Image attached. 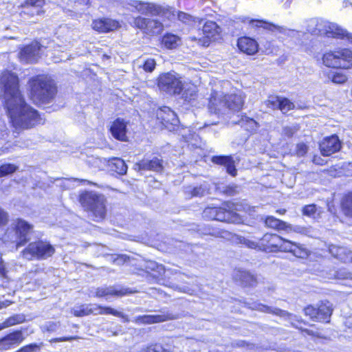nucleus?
Returning a JSON list of instances; mask_svg holds the SVG:
<instances>
[{
	"mask_svg": "<svg viewBox=\"0 0 352 352\" xmlns=\"http://www.w3.org/2000/svg\"><path fill=\"white\" fill-rule=\"evenodd\" d=\"M0 85L8 116L16 129H26L41 123L37 111L28 105L21 96L19 79L14 73L4 71L0 77Z\"/></svg>",
	"mask_w": 352,
	"mask_h": 352,
	"instance_id": "nucleus-1",
	"label": "nucleus"
},
{
	"mask_svg": "<svg viewBox=\"0 0 352 352\" xmlns=\"http://www.w3.org/2000/svg\"><path fill=\"white\" fill-rule=\"evenodd\" d=\"M244 98L245 96L241 91L228 96L214 91L211 94L209 100V112L219 116L226 113L228 109L238 111L243 107Z\"/></svg>",
	"mask_w": 352,
	"mask_h": 352,
	"instance_id": "nucleus-2",
	"label": "nucleus"
},
{
	"mask_svg": "<svg viewBox=\"0 0 352 352\" xmlns=\"http://www.w3.org/2000/svg\"><path fill=\"white\" fill-rule=\"evenodd\" d=\"M30 98L37 104L50 102L56 93L53 81L47 76L38 75L29 80Z\"/></svg>",
	"mask_w": 352,
	"mask_h": 352,
	"instance_id": "nucleus-3",
	"label": "nucleus"
},
{
	"mask_svg": "<svg viewBox=\"0 0 352 352\" xmlns=\"http://www.w3.org/2000/svg\"><path fill=\"white\" fill-rule=\"evenodd\" d=\"M33 227L27 221L18 219L14 221L5 234V240L16 244V248L23 245L30 240L29 235Z\"/></svg>",
	"mask_w": 352,
	"mask_h": 352,
	"instance_id": "nucleus-4",
	"label": "nucleus"
},
{
	"mask_svg": "<svg viewBox=\"0 0 352 352\" xmlns=\"http://www.w3.org/2000/svg\"><path fill=\"white\" fill-rule=\"evenodd\" d=\"M82 206L93 213L96 221L103 219L106 214L105 199L94 192H85L80 196Z\"/></svg>",
	"mask_w": 352,
	"mask_h": 352,
	"instance_id": "nucleus-5",
	"label": "nucleus"
},
{
	"mask_svg": "<svg viewBox=\"0 0 352 352\" xmlns=\"http://www.w3.org/2000/svg\"><path fill=\"white\" fill-rule=\"evenodd\" d=\"M322 59L323 64L328 67L349 69L352 67V52L347 48L327 51Z\"/></svg>",
	"mask_w": 352,
	"mask_h": 352,
	"instance_id": "nucleus-6",
	"label": "nucleus"
},
{
	"mask_svg": "<svg viewBox=\"0 0 352 352\" xmlns=\"http://www.w3.org/2000/svg\"><path fill=\"white\" fill-rule=\"evenodd\" d=\"M55 252L54 248L48 242L38 241L30 243L23 251V256L28 260L47 259Z\"/></svg>",
	"mask_w": 352,
	"mask_h": 352,
	"instance_id": "nucleus-7",
	"label": "nucleus"
},
{
	"mask_svg": "<svg viewBox=\"0 0 352 352\" xmlns=\"http://www.w3.org/2000/svg\"><path fill=\"white\" fill-rule=\"evenodd\" d=\"M158 87L168 94H179L184 88L181 77L175 73H165L158 78Z\"/></svg>",
	"mask_w": 352,
	"mask_h": 352,
	"instance_id": "nucleus-8",
	"label": "nucleus"
},
{
	"mask_svg": "<svg viewBox=\"0 0 352 352\" xmlns=\"http://www.w3.org/2000/svg\"><path fill=\"white\" fill-rule=\"evenodd\" d=\"M130 24L149 35L161 34L164 29V25L160 21L140 16L133 17Z\"/></svg>",
	"mask_w": 352,
	"mask_h": 352,
	"instance_id": "nucleus-9",
	"label": "nucleus"
},
{
	"mask_svg": "<svg viewBox=\"0 0 352 352\" xmlns=\"http://www.w3.org/2000/svg\"><path fill=\"white\" fill-rule=\"evenodd\" d=\"M250 308H251L252 309L258 310V311L265 312V313L272 314L278 316L281 318H288L289 320H292L291 323H292V326L295 327L296 328L301 329L303 332L306 333L308 335H311V336L314 335L312 331L309 330V329H302L297 324H296L293 322V318H297L296 316L289 314L286 311L280 309L278 308L268 307L267 305H264L263 304L257 303V302L254 303L252 306L250 307Z\"/></svg>",
	"mask_w": 352,
	"mask_h": 352,
	"instance_id": "nucleus-10",
	"label": "nucleus"
},
{
	"mask_svg": "<svg viewBox=\"0 0 352 352\" xmlns=\"http://www.w3.org/2000/svg\"><path fill=\"white\" fill-rule=\"evenodd\" d=\"M127 5L131 6L133 10L142 14H151L159 15L162 12V8L154 3L138 1V0H129Z\"/></svg>",
	"mask_w": 352,
	"mask_h": 352,
	"instance_id": "nucleus-11",
	"label": "nucleus"
},
{
	"mask_svg": "<svg viewBox=\"0 0 352 352\" xmlns=\"http://www.w3.org/2000/svg\"><path fill=\"white\" fill-rule=\"evenodd\" d=\"M323 36L329 38L345 40L352 44V34L337 23L326 21Z\"/></svg>",
	"mask_w": 352,
	"mask_h": 352,
	"instance_id": "nucleus-12",
	"label": "nucleus"
},
{
	"mask_svg": "<svg viewBox=\"0 0 352 352\" xmlns=\"http://www.w3.org/2000/svg\"><path fill=\"white\" fill-rule=\"evenodd\" d=\"M241 21L244 23H248L252 27L263 28L273 32H278L283 34H288L291 36H295L298 34L294 30H287L283 27H280L273 23H268L263 20L252 19L250 17H243Z\"/></svg>",
	"mask_w": 352,
	"mask_h": 352,
	"instance_id": "nucleus-13",
	"label": "nucleus"
},
{
	"mask_svg": "<svg viewBox=\"0 0 352 352\" xmlns=\"http://www.w3.org/2000/svg\"><path fill=\"white\" fill-rule=\"evenodd\" d=\"M278 251L290 252L298 258H305L309 254L308 250L302 245L284 238H283Z\"/></svg>",
	"mask_w": 352,
	"mask_h": 352,
	"instance_id": "nucleus-14",
	"label": "nucleus"
},
{
	"mask_svg": "<svg viewBox=\"0 0 352 352\" xmlns=\"http://www.w3.org/2000/svg\"><path fill=\"white\" fill-rule=\"evenodd\" d=\"M41 46L38 42H33L23 47L19 53L21 61L24 63L36 62L40 56Z\"/></svg>",
	"mask_w": 352,
	"mask_h": 352,
	"instance_id": "nucleus-15",
	"label": "nucleus"
},
{
	"mask_svg": "<svg viewBox=\"0 0 352 352\" xmlns=\"http://www.w3.org/2000/svg\"><path fill=\"white\" fill-rule=\"evenodd\" d=\"M340 148L341 142L336 135L325 138L320 144V152L324 156H329L340 151Z\"/></svg>",
	"mask_w": 352,
	"mask_h": 352,
	"instance_id": "nucleus-16",
	"label": "nucleus"
},
{
	"mask_svg": "<svg viewBox=\"0 0 352 352\" xmlns=\"http://www.w3.org/2000/svg\"><path fill=\"white\" fill-rule=\"evenodd\" d=\"M120 26L118 21L109 18L95 19L91 23L92 28L100 33L116 30Z\"/></svg>",
	"mask_w": 352,
	"mask_h": 352,
	"instance_id": "nucleus-17",
	"label": "nucleus"
},
{
	"mask_svg": "<svg viewBox=\"0 0 352 352\" xmlns=\"http://www.w3.org/2000/svg\"><path fill=\"white\" fill-rule=\"evenodd\" d=\"M108 315L111 314L119 318H121L123 320V322H129V318L128 316L124 314V313L119 311L113 308L109 307H102L97 304H89V315Z\"/></svg>",
	"mask_w": 352,
	"mask_h": 352,
	"instance_id": "nucleus-18",
	"label": "nucleus"
},
{
	"mask_svg": "<svg viewBox=\"0 0 352 352\" xmlns=\"http://www.w3.org/2000/svg\"><path fill=\"white\" fill-rule=\"evenodd\" d=\"M157 118L162 120L165 127L170 129L169 125L175 126L179 124L176 113L168 107H164L157 113Z\"/></svg>",
	"mask_w": 352,
	"mask_h": 352,
	"instance_id": "nucleus-19",
	"label": "nucleus"
},
{
	"mask_svg": "<svg viewBox=\"0 0 352 352\" xmlns=\"http://www.w3.org/2000/svg\"><path fill=\"white\" fill-rule=\"evenodd\" d=\"M237 46L240 51L248 55H254L258 50L257 41L248 36L239 38L237 41Z\"/></svg>",
	"mask_w": 352,
	"mask_h": 352,
	"instance_id": "nucleus-20",
	"label": "nucleus"
},
{
	"mask_svg": "<svg viewBox=\"0 0 352 352\" xmlns=\"http://www.w3.org/2000/svg\"><path fill=\"white\" fill-rule=\"evenodd\" d=\"M329 251L333 256L341 261L346 263H352V252L346 248L331 245L329 248Z\"/></svg>",
	"mask_w": 352,
	"mask_h": 352,
	"instance_id": "nucleus-21",
	"label": "nucleus"
},
{
	"mask_svg": "<svg viewBox=\"0 0 352 352\" xmlns=\"http://www.w3.org/2000/svg\"><path fill=\"white\" fill-rule=\"evenodd\" d=\"M283 237L277 234H266L261 239V245L265 250L278 251Z\"/></svg>",
	"mask_w": 352,
	"mask_h": 352,
	"instance_id": "nucleus-22",
	"label": "nucleus"
},
{
	"mask_svg": "<svg viewBox=\"0 0 352 352\" xmlns=\"http://www.w3.org/2000/svg\"><path fill=\"white\" fill-rule=\"evenodd\" d=\"M173 318L171 314L144 315L134 318L133 321L138 324H146L161 322Z\"/></svg>",
	"mask_w": 352,
	"mask_h": 352,
	"instance_id": "nucleus-23",
	"label": "nucleus"
},
{
	"mask_svg": "<svg viewBox=\"0 0 352 352\" xmlns=\"http://www.w3.org/2000/svg\"><path fill=\"white\" fill-rule=\"evenodd\" d=\"M110 131L112 135L120 141L126 140V122L124 120L118 118L111 124Z\"/></svg>",
	"mask_w": 352,
	"mask_h": 352,
	"instance_id": "nucleus-24",
	"label": "nucleus"
},
{
	"mask_svg": "<svg viewBox=\"0 0 352 352\" xmlns=\"http://www.w3.org/2000/svg\"><path fill=\"white\" fill-rule=\"evenodd\" d=\"M202 31L205 37L208 39V41H204V45L205 46H208L210 41L212 39L215 40L217 38L216 37L219 36L221 32V28L215 22L209 21L206 22L203 26Z\"/></svg>",
	"mask_w": 352,
	"mask_h": 352,
	"instance_id": "nucleus-25",
	"label": "nucleus"
},
{
	"mask_svg": "<svg viewBox=\"0 0 352 352\" xmlns=\"http://www.w3.org/2000/svg\"><path fill=\"white\" fill-rule=\"evenodd\" d=\"M204 216L208 219L223 221L229 220V213L221 208L208 207L204 210Z\"/></svg>",
	"mask_w": 352,
	"mask_h": 352,
	"instance_id": "nucleus-26",
	"label": "nucleus"
},
{
	"mask_svg": "<svg viewBox=\"0 0 352 352\" xmlns=\"http://www.w3.org/2000/svg\"><path fill=\"white\" fill-rule=\"evenodd\" d=\"M135 169L139 170H144L159 172L162 170V161L157 157H155L151 160H142L135 164Z\"/></svg>",
	"mask_w": 352,
	"mask_h": 352,
	"instance_id": "nucleus-27",
	"label": "nucleus"
},
{
	"mask_svg": "<svg viewBox=\"0 0 352 352\" xmlns=\"http://www.w3.org/2000/svg\"><path fill=\"white\" fill-rule=\"evenodd\" d=\"M212 161L215 164L224 165L228 173L232 176L236 175L234 162L230 156H214L212 158Z\"/></svg>",
	"mask_w": 352,
	"mask_h": 352,
	"instance_id": "nucleus-28",
	"label": "nucleus"
},
{
	"mask_svg": "<svg viewBox=\"0 0 352 352\" xmlns=\"http://www.w3.org/2000/svg\"><path fill=\"white\" fill-rule=\"evenodd\" d=\"M326 21L318 19H311L307 22V30L311 34L324 35Z\"/></svg>",
	"mask_w": 352,
	"mask_h": 352,
	"instance_id": "nucleus-29",
	"label": "nucleus"
},
{
	"mask_svg": "<svg viewBox=\"0 0 352 352\" xmlns=\"http://www.w3.org/2000/svg\"><path fill=\"white\" fill-rule=\"evenodd\" d=\"M126 294V290L125 289H118L114 287H98L96 292V296L101 298V297H107L109 296H124Z\"/></svg>",
	"mask_w": 352,
	"mask_h": 352,
	"instance_id": "nucleus-30",
	"label": "nucleus"
},
{
	"mask_svg": "<svg viewBox=\"0 0 352 352\" xmlns=\"http://www.w3.org/2000/svg\"><path fill=\"white\" fill-rule=\"evenodd\" d=\"M44 0H25L23 8L24 13L31 12V15L38 14L40 8L44 5Z\"/></svg>",
	"mask_w": 352,
	"mask_h": 352,
	"instance_id": "nucleus-31",
	"label": "nucleus"
},
{
	"mask_svg": "<svg viewBox=\"0 0 352 352\" xmlns=\"http://www.w3.org/2000/svg\"><path fill=\"white\" fill-rule=\"evenodd\" d=\"M332 311L331 305L329 302L324 303L322 302L318 307V313L316 314L317 321L328 322L329 318L332 314Z\"/></svg>",
	"mask_w": 352,
	"mask_h": 352,
	"instance_id": "nucleus-32",
	"label": "nucleus"
},
{
	"mask_svg": "<svg viewBox=\"0 0 352 352\" xmlns=\"http://www.w3.org/2000/svg\"><path fill=\"white\" fill-rule=\"evenodd\" d=\"M234 278L245 285L253 286L256 283L255 277L246 271H237Z\"/></svg>",
	"mask_w": 352,
	"mask_h": 352,
	"instance_id": "nucleus-33",
	"label": "nucleus"
},
{
	"mask_svg": "<svg viewBox=\"0 0 352 352\" xmlns=\"http://www.w3.org/2000/svg\"><path fill=\"white\" fill-rule=\"evenodd\" d=\"M265 223L268 228L285 231L287 223L280 221L273 216H268L265 219Z\"/></svg>",
	"mask_w": 352,
	"mask_h": 352,
	"instance_id": "nucleus-34",
	"label": "nucleus"
},
{
	"mask_svg": "<svg viewBox=\"0 0 352 352\" xmlns=\"http://www.w3.org/2000/svg\"><path fill=\"white\" fill-rule=\"evenodd\" d=\"M162 43L168 49H174L180 44V38L175 34H167L164 36Z\"/></svg>",
	"mask_w": 352,
	"mask_h": 352,
	"instance_id": "nucleus-35",
	"label": "nucleus"
},
{
	"mask_svg": "<svg viewBox=\"0 0 352 352\" xmlns=\"http://www.w3.org/2000/svg\"><path fill=\"white\" fill-rule=\"evenodd\" d=\"M234 123L240 124L250 132L254 131L258 127L257 122L254 120L246 116L242 117L240 120L235 121Z\"/></svg>",
	"mask_w": 352,
	"mask_h": 352,
	"instance_id": "nucleus-36",
	"label": "nucleus"
},
{
	"mask_svg": "<svg viewBox=\"0 0 352 352\" xmlns=\"http://www.w3.org/2000/svg\"><path fill=\"white\" fill-rule=\"evenodd\" d=\"M25 320V317L23 315L17 314L12 316L8 319H6L3 323L0 324V331L8 328L9 327L21 324Z\"/></svg>",
	"mask_w": 352,
	"mask_h": 352,
	"instance_id": "nucleus-37",
	"label": "nucleus"
},
{
	"mask_svg": "<svg viewBox=\"0 0 352 352\" xmlns=\"http://www.w3.org/2000/svg\"><path fill=\"white\" fill-rule=\"evenodd\" d=\"M285 232L287 233L294 232L300 234L312 236V230L311 228L303 227L301 226H292L287 223V229L285 230Z\"/></svg>",
	"mask_w": 352,
	"mask_h": 352,
	"instance_id": "nucleus-38",
	"label": "nucleus"
},
{
	"mask_svg": "<svg viewBox=\"0 0 352 352\" xmlns=\"http://www.w3.org/2000/svg\"><path fill=\"white\" fill-rule=\"evenodd\" d=\"M111 168L120 175H124L126 173L127 166L124 160L116 158L111 162Z\"/></svg>",
	"mask_w": 352,
	"mask_h": 352,
	"instance_id": "nucleus-39",
	"label": "nucleus"
},
{
	"mask_svg": "<svg viewBox=\"0 0 352 352\" xmlns=\"http://www.w3.org/2000/svg\"><path fill=\"white\" fill-rule=\"evenodd\" d=\"M72 314L76 317H82L89 315V304L76 305L72 310Z\"/></svg>",
	"mask_w": 352,
	"mask_h": 352,
	"instance_id": "nucleus-40",
	"label": "nucleus"
},
{
	"mask_svg": "<svg viewBox=\"0 0 352 352\" xmlns=\"http://www.w3.org/2000/svg\"><path fill=\"white\" fill-rule=\"evenodd\" d=\"M328 78L336 84H343L348 79L346 75L341 72H331L328 75Z\"/></svg>",
	"mask_w": 352,
	"mask_h": 352,
	"instance_id": "nucleus-41",
	"label": "nucleus"
},
{
	"mask_svg": "<svg viewBox=\"0 0 352 352\" xmlns=\"http://www.w3.org/2000/svg\"><path fill=\"white\" fill-rule=\"evenodd\" d=\"M320 212V208L314 204L305 206L302 209V213L304 215L312 217L314 219H316L317 215Z\"/></svg>",
	"mask_w": 352,
	"mask_h": 352,
	"instance_id": "nucleus-42",
	"label": "nucleus"
},
{
	"mask_svg": "<svg viewBox=\"0 0 352 352\" xmlns=\"http://www.w3.org/2000/svg\"><path fill=\"white\" fill-rule=\"evenodd\" d=\"M138 63H140L139 67H142L145 72H151L155 67L156 63L153 58H148L146 60H138Z\"/></svg>",
	"mask_w": 352,
	"mask_h": 352,
	"instance_id": "nucleus-43",
	"label": "nucleus"
},
{
	"mask_svg": "<svg viewBox=\"0 0 352 352\" xmlns=\"http://www.w3.org/2000/svg\"><path fill=\"white\" fill-rule=\"evenodd\" d=\"M6 338L10 342L12 345L21 343L24 338L21 331H16L7 335Z\"/></svg>",
	"mask_w": 352,
	"mask_h": 352,
	"instance_id": "nucleus-44",
	"label": "nucleus"
},
{
	"mask_svg": "<svg viewBox=\"0 0 352 352\" xmlns=\"http://www.w3.org/2000/svg\"><path fill=\"white\" fill-rule=\"evenodd\" d=\"M342 209L344 214L352 217V195H349L342 202Z\"/></svg>",
	"mask_w": 352,
	"mask_h": 352,
	"instance_id": "nucleus-45",
	"label": "nucleus"
},
{
	"mask_svg": "<svg viewBox=\"0 0 352 352\" xmlns=\"http://www.w3.org/2000/svg\"><path fill=\"white\" fill-rule=\"evenodd\" d=\"M17 166L12 164H6L0 166V177L8 175L14 173Z\"/></svg>",
	"mask_w": 352,
	"mask_h": 352,
	"instance_id": "nucleus-46",
	"label": "nucleus"
},
{
	"mask_svg": "<svg viewBox=\"0 0 352 352\" xmlns=\"http://www.w3.org/2000/svg\"><path fill=\"white\" fill-rule=\"evenodd\" d=\"M208 188L206 185H201L197 187H195L192 190L186 191L190 192L191 197H202L208 193Z\"/></svg>",
	"mask_w": 352,
	"mask_h": 352,
	"instance_id": "nucleus-47",
	"label": "nucleus"
},
{
	"mask_svg": "<svg viewBox=\"0 0 352 352\" xmlns=\"http://www.w3.org/2000/svg\"><path fill=\"white\" fill-rule=\"evenodd\" d=\"M294 108V104L285 98H280L279 109L284 113Z\"/></svg>",
	"mask_w": 352,
	"mask_h": 352,
	"instance_id": "nucleus-48",
	"label": "nucleus"
},
{
	"mask_svg": "<svg viewBox=\"0 0 352 352\" xmlns=\"http://www.w3.org/2000/svg\"><path fill=\"white\" fill-rule=\"evenodd\" d=\"M280 97L270 96L268 100L265 102V105L270 109H275L280 107Z\"/></svg>",
	"mask_w": 352,
	"mask_h": 352,
	"instance_id": "nucleus-49",
	"label": "nucleus"
},
{
	"mask_svg": "<svg viewBox=\"0 0 352 352\" xmlns=\"http://www.w3.org/2000/svg\"><path fill=\"white\" fill-rule=\"evenodd\" d=\"M196 93L197 91L195 87L193 85H190L189 88L185 90L184 92L183 93V98L186 100L190 101L191 100L194 99Z\"/></svg>",
	"mask_w": 352,
	"mask_h": 352,
	"instance_id": "nucleus-50",
	"label": "nucleus"
},
{
	"mask_svg": "<svg viewBox=\"0 0 352 352\" xmlns=\"http://www.w3.org/2000/svg\"><path fill=\"white\" fill-rule=\"evenodd\" d=\"M305 314L310 317L314 321H317V316L318 313V307H314L311 305H309L305 308L304 309Z\"/></svg>",
	"mask_w": 352,
	"mask_h": 352,
	"instance_id": "nucleus-51",
	"label": "nucleus"
},
{
	"mask_svg": "<svg viewBox=\"0 0 352 352\" xmlns=\"http://www.w3.org/2000/svg\"><path fill=\"white\" fill-rule=\"evenodd\" d=\"M239 240H240L241 243L244 244L246 247L251 248V249H256V248L261 249V248L263 247L261 245V243L258 244L257 242L249 240L245 238H241Z\"/></svg>",
	"mask_w": 352,
	"mask_h": 352,
	"instance_id": "nucleus-52",
	"label": "nucleus"
},
{
	"mask_svg": "<svg viewBox=\"0 0 352 352\" xmlns=\"http://www.w3.org/2000/svg\"><path fill=\"white\" fill-rule=\"evenodd\" d=\"M335 276L338 279H349L352 280V272H349L345 269H340L337 271Z\"/></svg>",
	"mask_w": 352,
	"mask_h": 352,
	"instance_id": "nucleus-53",
	"label": "nucleus"
},
{
	"mask_svg": "<svg viewBox=\"0 0 352 352\" xmlns=\"http://www.w3.org/2000/svg\"><path fill=\"white\" fill-rule=\"evenodd\" d=\"M40 349V345L33 343L28 345H26L16 352H36L38 351Z\"/></svg>",
	"mask_w": 352,
	"mask_h": 352,
	"instance_id": "nucleus-54",
	"label": "nucleus"
},
{
	"mask_svg": "<svg viewBox=\"0 0 352 352\" xmlns=\"http://www.w3.org/2000/svg\"><path fill=\"white\" fill-rule=\"evenodd\" d=\"M12 346V345L10 344L6 336L0 339V351L8 350L11 348Z\"/></svg>",
	"mask_w": 352,
	"mask_h": 352,
	"instance_id": "nucleus-55",
	"label": "nucleus"
},
{
	"mask_svg": "<svg viewBox=\"0 0 352 352\" xmlns=\"http://www.w3.org/2000/svg\"><path fill=\"white\" fill-rule=\"evenodd\" d=\"M296 151L298 156H303L307 151V146L304 143L298 144Z\"/></svg>",
	"mask_w": 352,
	"mask_h": 352,
	"instance_id": "nucleus-56",
	"label": "nucleus"
},
{
	"mask_svg": "<svg viewBox=\"0 0 352 352\" xmlns=\"http://www.w3.org/2000/svg\"><path fill=\"white\" fill-rule=\"evenodd\" d=\"M148 267L151 269L152 270H155L156 268L159 274H164L165 272L164 267L162 265H159L154 262L149 263Z\"/></svg>",
	"mask_w": 352,
	"mask_h": 352,
	"instance_id": "nucleus-57",
	"label": "nucleus"
},
{
	"mask_svg": "<svg viewBox=\"0 0 352 352\" xmlns=\"http://www.w3.org/2000/svg\"><path fill=\"white\" fill-rule=\"evenodd\" d=\"M297 130L296 126H286L283 129V133L287 136H292Z\"/></svg>",
	"mask_w": 352,
	"mask_h": 352,
	"instance_id": "nucleus-58",
	"label": "nucleus"
},
{
	"mask_svg": "<svg viewBox=\"0 0 352 352\" xmlns=\"http://www.w3.org/2000/svg\"><path fill=\"white\" fill-rule=\"evenodd\" d=\"M177 16L178 19L184 23L188 22L190 19V16L189 14L183 12H179Z\"/></svg>",
	"mask_w": 352,
	"mask_h": 352,
	"instance_id": "nucleus-59",
	"label": "nucleus"
},
{
	"mask_svg": "<svg viewBox=\"0 0 352 352\" xmlns=\"http://www.w3.org/2000/svg\"><path fill=\"white\" fill-rule=\"evenodd\" d=\"M8 221V214L0 208V226H3Z\"/></svg>",
	"mask_w": 352,
	"mask_h": 352,
	"instance_id": "nucleus-60",
	"label": "nucleus"
},
{
	"mask_svg": "<svg viewBox=\"0 0 352 352\" xmlns=\"http://www.w3.org/2000/svg\"><path fill=\"white\" fill-rule=\"evenodd\" d=\"M145 352H169L167 350H165L162 346H155V347L148 348Z\"/></svg>",
	"mask_w": 352,
	"mask_h": 352,
	"instance_id": "nucleus-61",
	"label": "nucleus"
},
{
	"mask_svg": "<svg viewBox=\"0 0 352 352\" xmlns=\"http://www.w3.org/2000/svg\"><path fill=\"white\" fill-rule=\"evenodd\" d=\"M0 274L3 276V277H7L6 276V267H5V265L3 264V262L0 261Z\"/></svg>",
	"mask_w": 352,
	"mask_h": 352,
	"instance_id": "nucleus-62",
	"label": "nucleus"
},
{
	"mask_svg": "<svg viewBox=\"0 0 352 352\" xmlns=\"http://www.w3.org/2000/svg\"><path fill=\"white\" fill-rule=\"evenodd\" d=\"M126 259V255H121L118 256L116 258L113 260V262H116L118 263H120L121 262H124Z\"/></svg>",
	"mask_w": 352,
	"mask_h": 352,
	"instance_id": "nucleus-63",
	"label": "nucleus"
},
{
	"mask_svg": "<svg viewBox=\"0 0 352 352\" xmlns=\"http://www.w3.org/2000/svg\"><path fill=\"white\" fill-rule=\"evenodd\" d=\"M11 303H12V302L8 301V300L0 302V309L7 307L10 305H11Z\"/></svg>",
	"mask_w": 352,
	"mask_h": 352,
	"instance_id": "nucleus-64",
	"label": "nucleus"
}]
</instances>
